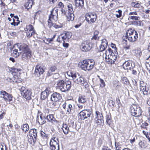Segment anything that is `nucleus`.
Masks as SVG:
<instances>
[{"label":"nucleus","mask_w":150,"mask_h":150,"mask_svg":"<svg viewBox=\"0 0 150 150\" xmlns=\"http://www.w3.org/2000/svg\"><path fill=\"white\" fill-rule=\"evenodd\" d=\"M91 112L89 109H84L81 111L79 114L80 118L82 120H84L88 117H90Z\"/></svg>","instance_id":"obj_18"},{"label":"nucleus","mask_w":150,"mask_h":150,"mask_svg":"<svg viewBox=\"0 0 150 150\" xmlns=\"http://www.w3.org/2000/svg\"><path fill=\"white\" fill-rule=\"evenodd\" d=\"M99 34V32L97 30H95L94 32V35L92 37V40H98L99 39V37H98V35Z\"/></svg>","instance_id":"obj_40"},{"label":"nucleus","mask_w":150,"mask_h":150,"mask_svg":"<svg viewBox=\"0 0 150 150\" xmlns=\"http://www.w3.org/2000/svg\"><path fill=\"white\" fill-rule=\"evenodd\" d=\"M122 82L123 83L127 85L129 83V81L126 77H123L122 79Z\"/></svg>","instance_id":"obj_47"},{"label":"nucleus","mask_w":150,"mask_h":150,"mask_svg":"<svg viewBox=\"0 0 150 150\" xmlns=\"http://www.w3.org/2000/svg\"><path fill=\"white\" fill-rule=\"evenodd\" d=\"M111 46L112 48H114L115 51H117V48L116 47V45L115 44L111 43Z\"/></svg>","instance_id":"obj_62"},{"label":"nucleus","mask_w":150,"mask_h":150,"mask_svg":"<svg viewBox=\"0 0 150 150\" xmlns=\"http://www.w3.org/2000/svg\"><path fill=\"white\" fill-rule=\"evenodd\" d=\"M22 130L25 133L29 130V126L27 124H24L21 127Z\"/></svg>","instance_id":"obj_41"},{"label":"nucleus","mask_w":150,"mask_h":150,"mask_svg":"<svg viewBox=\"0 0 150 150\" xmlns=\"http://www.w3.org/2000/svg\"><path fill=\"white\" fill-rule=\"evenodd\" d=\"M62 129L65 135L68 134L69 131V127L67 125L64 123L63 124Z\"/></svg>","instance_id":"obj_35"},{"label":"nucleus","mask_w":150,"mask_h":150,"mask_svg":"<svg viewBox=\"0 0 150 150\" xmlns=\"http://www.w3.org/2000/svg\"><path fill=\"white\" fill-rule=\"evenodd\" d=\"M9 72L11 73L13 75L12 78H8L6 80L8 82L13 84L20 83L22 81V79L20 77L22 70L19 68H15L14 67H8Z\"/></svg>","instance_id":"obj_2"},{"label":"nucleus","mask_w":150,"mask_h":150,"mask_svg":"<svg viewBox=\"0 0 150 150\" xmlns=\"http://www.w3.org/2000/svg\"><path fill=\"white\" fill-rule=\"evenodd\" d=\"M148 125V124L146 122H144V123H142V125H141L140 127L141 129H147V126Z\"/></svg>","instance_id":"obj_49"},{"label":"nucleus","mask_w":150,"mask_h":150,"mask_svg":"<svg viewBox=\"0 0 150 150\" xmlns=\"http://www.w3.org/2000/svg\"><path fill=\"white\" fill-rule=\"evenodd\" d=\"M0 150H7V148L6 146L0 145Z\"/></svg>","instance_id":"obj_64"},{"label":"nucleus","mask_w":150,"mask_h":150,"mask_svg":"<svg viewBox=\"0 0 150 150\" xmlns=\"http://www.w3.org/2000/svg\"><path fill=\"white\" fill-rule=\"evenodd\" d=\"M57 6L59 8H61V10H62V9H64L63 8L64 6V4L62 2L60 1L59 2L57 5Z\"/></svg>","instance_id":"obj_53"},{"label":"nucleus","mask_w":150,"mask_h":150,"mask_svg":"<svg viewBox=\"0 0 150 150\" xmlns=\"http://www.w3.org/2000/svg\"><path fill=\"white\" fill-rule=\"evenodd\" d=\"M134 54L137 57H139L142 55V52L140 50L137 49L133 51Z\"/></svg>","instance_id":"obj_42"},{"label":"nucleus","mask_w":150,"mask_h":150,"mask_svg":"<svg viewBox=\"0 0 150 150\" xmlns=\"http://www.w3.org/2000/svg\"><path fill=\"white\" fill-rule=\"evenodd\" d=\"M150 54L149 53H146L144 56V58L146 60H148L149 58Z\"/></svg>","instance_id":"obj_59"},{"label":"nucleus","mask_w":150,"mask_h":150,"mask_svg":"<svg viewBox=\"0 0 150 150\" xmlns=\"http://www.w3.org/2000/svg\"><path fill=\"white\" fill-rule=\"evenodd\" d=\"M0 93L1 97L3 98L6 102H10L12 100L13 97L11 94L3 90L0 91Z\"/></svg>","instance_id":"obj_19"},{"label":"nucleus","mask_w":150,"mask_h":150,"mask_svg":"<svg viewBox=\"0 0 150 150\" xmlns=\"http://www.w3.org/2000/svg\"><path fill=\"white\" fill-rule=\"evenodd\" d=\"M108 46V42L105 39L102 40L101 45L99 46V51L102 52L105 50Z\"/></svg>","instance_id":"obj_30"},{"label":"nucleus","mask_w":150,"mask_h":150,"mask_svg":"<svg viewBox=\"0 0 150 150\" xmlns=\"http://www.w3.org/2000/svg\"><path fill=\"white\" fill-rule=\"evenodd\" d=\"M84 0H75L76 6L78 7L82 8L83 6Z\"/></svg>","instance_id":"obj_36"},{"label":"nucleus","mask_w":150,"mask_h":150,"mask_svg":"<svg viewBox=\"0 0 150 150\" xmlns=\"http://www.w3.org/2000/svg\"><path fill=\"white\" fill-rule=\"evenodd\" d=\"M49 69L54 73H55V71L57 70V67L55 65H53L50 67Z\"/></svg>","instance_id":"obj_54"},{"label":"nucleus","mask_w":150,"mask_h":150,"mask_svg":"<svg viewBox=\"0 0 150 150\" xmlns=\"http://www.w3.org/2000/svg\"><path fill=\"white\" fill-rule=\"evenodd\" d=\"M122 66L124 69L125 70H128L129 68V70H131L132 68L135 67V63L131 60H128L123 63Z\"/></svg>","instance_id":"obj_20"},{"label":"nucleus","mask_w":150,"mask_h":150,"mask_svg":"<svg viewBox=\"0 0 150 150\" xmlns=\"http://www.w3.org/2000/svg\"><path fill=\"white\" fill-rule=\"evenodd\" d=\"M13 54L14 55H16V56L17 57L19 56L18 53V49H15L13 51Z\"/></svg>","instance_id":"obj_58"},{"label":"nucleus","mask_w":150,"mask_h":150,"mask_svg":"<svg viewBox=\"0 0 150 150\" xmlns=\"http://www.w3.org/2000/svg\"><path fill=\"white\" fill-rule=\"evenodd\" d=\"M67 104V103L65 101L62 105V107L66 111L67 114H71L72 113V112L74 110L72 105L71 104H69L68 107L66 108Z\"/></svg>","instance_id":"obj_24"},{"label":"nucleus","mask_w":150,"mask_h":150,"mask_svg":"<svg viewBox=\"0 0 150 150\" xmlns=\"http://www.w3.org/2000/svg\"><path fill=\"white\" fill-rule=\"evenodd\" d=\"M85 20L89 24L95 22L97 18L96 14L93 13H86L85 15Z\"/></svg>","instance_id":"obj_13"},{"label":"nucleus","mask_w":150,"mask_h":150,"mask_svg":"<svg viewBox=\"0 0 150 150\" xmlns=\"http://www.w3.org/2000/svg\"><path fill=\"white\" fill-rule=\"evenodd\" d=\"M142 23V21L139 20L134 21L133 22V24L134 25L137 26H141Z\"/></svg>","instance_id":"obj_48"},{"label":"nucleus","mask_w":150,"mask_h":150,"mask_svg":"<svg viewBox=\"0 0 150 150\" xmlns=\"http://www.w3.org/2000/svg\"><path fill=\"white\" fill-rule=\"evenodd\" d=\"M98 77L99 78L100 83V87L101 88H103L105 86V83L104 80L101 78L99 76H98Z\"/></svg>","instance_id":"obj_43"},{"label":"nucleus","mask_w":150,"mask_h":150,"mask_svg":"<svg viewBox=\"0 0 150 150\" xmlns=\"http://www.w3.org/2000/svg\"><path fill=\"white\" fill-rule=\"evenodd\" d=\"M45 72L43 68L39 64H37L35 67L34 75L35 77H39Z\"/></svg>","instance_id":"obj_21"},{"label":"nucleus","mask_w":150,"mask_h":150,"mask_svg":"<svg viewBox=\"0 0 150 150\" xmlns=\"http://www.w3.org/2000/svg\"><path fill=\"white\" fill-rule=\"evenodd\" d=\"M95 62L92 59H85L81 61L79 65L81 69L85 71H91L93 68Z\"/></svg>","instance_id":"obj_4"},{"label":"nucleus","mask_w":150,"mask_h":150,"mask_svg":"<svg viewBox=\"0 0 150 150\" xmlns=\"http://www.w3.org/2000/svg\"><path fill=\"white\" fill-rule=\"evenodd\" d=\"M74 81L75 83L80 84L85 88L88 87V86L87 81L81 76H77L75 79L74 80Z\"/></svg>","instance_id":"obj_16"},{"label":"nucleus","mask_w":150,"mask_h":150,"mask_svg":"<svg viewBox=\"0 0 150 150\" xmlns=\"http://www.w3.org/2000/svg\"><path fill=\"white\" fill-rule=\"evenodd\" d=\"M131 5L132 7L134 8H139L141 6V3L138 1H132Z\"/></svg>","instance_id":"obj_38"},{"label":"nucleus","mask_w":150,"mask_h":150,"mask_svg":"<svg viewBox=\"0 0 150 150\" xmlns=\"http://www.w3.org/2000/svg\"><path fill=\"white\" fill-rule=\"evenodd\" d=\"M128 19L134 20L135 21L139 20L140 19V17L139 16H132V15H137V13L136 11L130 12L129 13Z\"/></svg>","instance_id":"obj_28"},{"label":"nucleus","mask_w":150,"mask_h":150,"mask_svg":"<svg viewBox=\"0 0 150 150\" xmlns=\"http://www.w3.org/2000/svg\"><path fill=\"white\" fill-rule=\"evenodd\" d=\"M139 85L140 91L144 96H147L150 94V91L146 83L143 81H140Z\"/></svg>","instance_id":"obj_12"},{"label":"nucleus","mask_w":150,"mask_h":150,"mask_svg":"<svg viewBox=\"0 0 150 150\" xmlns=\"http://www.w3.org/2000/svg\"><path fill=\"white\" fill-rule=\"evenodd\" d=\"M55 73H54L50 69L48 70L47 72V77L50 76L54 74H55Z\"/></svg>","instance_id":"obj_51"},{"label":"nucleus","mask_w":150,"mask_h":150,"mask_svg":"<svg viewBox=\"0 0 150 150\" xmlns=\"http://www.w3.org/2000/svg\"><path fill=\"white\" fill-rule=\"evenodd\" d=\"M56 87L62 92H65L70 89L71 87V82L69 81L65 82L63 80H59L57 82Z\"/></svg>","instance_id":"obj_6"},{"label":"nucleus","mask_w":150,"mask_h":150,"mask_svg":"<svg viewBox=\"0 0 150 150\" xmlns=\"http://www.w3.org/2000/svg\"><path fill=\"white\" fill-rule=\"evenodd\" d=\"M81 50L83 52H87L89 51L92 48L91 43L88 41L82 42L79 45Z\"/></svg>","instance_id":"obj_11"},{"label":"nucleus","mask_w":150,"mask_h":150,"mask_svg":"<svg viewBox=\"0 0 150 150\" xmlns=\"http://www.w3.org/2000/svg\"><path fill=\"white\" fill-rule=\"evenodd\" d=\"M138 144L140 148L144 149L147 148L149 146L147 142L144 140H140Z\"/></svg>","instance_id":"obj_31"},{"label":"nucleus","mask_w":150,"mask_h":150,"mask_svg":"<svg viewBox=\"0 0 150 150\" xmlns=\"http://www.w3.org/2000/svg\"><path fill=\"white\" fill-rule=\"evenodd\" d=\"M67 7V10H65L64 9L61 10L62 14L64 16L65 15L67 21H72L74 18L73 6L71 4H69Z\"/></svg>","instance_id":"obj_5"},{"label":"nucleus","mask_w":150,"mask_h":150,"mask_svg":"<svg viewBox=\"0 0 150 150\" xmlns=\"http://www.w3.org/2000/svg\"><path fill=\"white\" fill-rule=\"evenodd\" d=\"M137 70H138L137 69H135L134 67L132 68L131 70L132 71V74L133 75H137L138 72Z\"/></svg>","instance_id":"obj_55"},{"label":"nucleus","mask_w":150,"mask_h":150,"mask_svg":"<svg viewBox=\"0 0 150 150\" xmlns=\"http://www.w3.org/2000/svg\"><path fill=\"white\" fill-rule=\"evenodd\" d=\"M13 22L11 23V25H13L14 26L18 25V22H16V19H15L14 17L13 18Z\"/></svg>","instance_id":"obj_57"},{"label":"nucleus","mask_w":150,"mask_h":150,"mask_svg":"<svg viewBox=\"0 0 150 150\" xmlns=\"http://www.w3.org/2000/svg\"><path fill=\"white\" fill-rule=\"evenodd\" d=\"M87 101V99L85 96L79 95L78 98V102L80 103L84 104Z\"/></svg>","instance_id":"obj_34"},{"label":"nucleus","mask_w":150,"mask_h":150,"mask_svg":"<svg viewBox=\"0 0 150 150\" xmlns=\"http://www.w3.org/2000/svg\"><path fill=\"white\" fill-rule=\"evenodd\" d=\"M105 54V57H108L109 55H112L115 54L113 51L110 48H109L106 51Z\"/></svg>","instance_id":"obj_39"},{"label":"nucleus","mask_w":150,"mask_h":150,"mask_svg":"<svg viewBox=\"0 0 150 150\" xmlns=\"http://www.w3.org/2000/svg\"><path fill=\"white\" fill-rule=\"evenodd\" d=\"M34 4L33 0H27L24 3L23 5L25 9L27 11H28L32 8L33 5H34Z\"/></svg>","instance_id":"obj_27"},{"label":"nucleus","mask_w":150,"mask_h":150,"mask_svg":"<svg viewBox=\"0 0 150 150\" xmlns=\"http://www.w3.org/2000/svg\"><path fill=\"white\" fill-rule=\"evenodd\" d=\"M56 36V34H54L52 37L51 38H47L44 40L45 43L47 44H49L50 43H51L54 41V39L55 38Z\"/></svg>","instance_id":"obj_32"},{"label":"nucleus","mask_w":150,"mask_h":150,"mask_svg":"<svg viewBox=\"0 0 150 150\" xmlns=\"http://www.w3.org/2000/svg\"><path fill=\"white\" fill-rule=\"evenodd\" d=\"M50 88L49 87L47 88L45 90L41 92V99L44 100L47 98L49 95L51 93Z\"/></svg>","instance_id":"obj_26"},{"label":"nucleus","mask_w":150,"mask_h":150,"mask_svg":"<svg viewBox=\"0 0 150 150\" xmlns=\"http://www.w3.org/2000/svg\"><path fill=\"white\" fill-rule=\"evenodd\" d=\"M146 65L147 70L150 73V64H149V62H146Z\"/></svg>","instance_id":"obj_63"},{"label":"nucleus","mask_w":150,"mask_h":150,"mask_svg":"<svg viewBox=\"0 0 150 150\" xmlns=\"http://www.w3.org/2000/svg\"><path fill=\"white\" fill-rule=\"evenodd\" d=\"M45 119L47 120L48 122H51L52 124H54L58 122L53 114H49L47 115L45 117Z\"/></svg>","instance_id":"obj_29"},{"label":"nucleus","mask_w":150,"mask_h":150,"mask_svg":"<svg viewBox=\"0 0 150 150\" xmlns=\"http://www.w3.org/2000/svg\"><path fill=\"white\" fill-rule=\"evenodd\" d=\"M70 33L69 32H65L59 35L57 39V41L59 42H63L68 40L71 37Z\"/></svg>","instance_id":"obj_15"},{"label":"nucleus","mask_w":150,"mask_h":150,"mask_svg":"<svg viewBox=\"0 0 150 150\" xmlns=\"http://www.w3.org/2000/svg\"><path fill=\"white\" fill-rule=\"evenodd\" d=\"M40 119L37 120V121H38V123L40 125H43L46 122L44 118H43L42 116H40Z\"/></svg>","instance_id":"obj_46"},{"label":"nucleus","mask_w":150,"mask_h":150,"mask_svg":"<svg viewBox=\"0 0 150 150\" xmlns=\"http://www.w3.org/2000/svg\"><path fill=\"white\" fill-rule=\"evenodd\" d=\"M50 150H59V141L56 137L51 138L50 142Z\"/></svg>","instance_id":"obj_10"},{"label":"nucleus","mask_w":150,"mask_h":150,"mask_svg":"<svg viewBox=\"0 0 150 150\" xmlns=\"http://www.w3.org/2000/svg\"><path fill=\"white\" fill-rule=\"evenodd\" d=\"M37 133L36 129H32L30 130L29 134L28 135V140L30 144L35 145L37 138Z\"/></svg>","instance_id":"obj_8"},{"label":"nucleus","mask_w":150,"mask_h":150,"mask_svg":"<svg viewBox=\"0 0 150 150\" xmlns=\"http://www.w3.org/2000/svg\"><path fill=\"white\" fill-rule=\"evenodd\" d=\"M117 58V55L113 54L112 55H109L108 57H105L106 62L108 64H114Z\"/></svg>","instance_id":"obj_25"},{"label":"nucleus","mask_w":150,"mask_h":150,"mask_svg":"<svg viewBox=\"0 0 150 150\" xmlns=\"http://www.w3.org/2000/svg\"><path fill=\"white\" fill-rule=\"evenodd\" d=\"M26 36L28 38L31 37L34 35L35 32L34 27L31 24L27 25L25 29Z\"/></svg>","instance_id":"obj_17"},{"label":"nucleus","mask_w":150,"mask_h":150,"mask_svg":"<svg viewBox=\"0 0 150 150\" xmlns=\"http://www.w3.org/2000/svg\"><path fill=\"white\" fill-rule=\"evenodd\" d=\"M58 9L57 7H55L50 11V13L49 15L47 20V25L50 28H54L55 29L62 28L64 25L63 23L58 22L55 23L58 19Z\"/></svg>","instance_id":"obj_1"},{"label":"nucleus","mask_w":150,"mask_h":150,"mask_svg":"<svg viewBox=\"0 0 150 150\" xmlns=\"http://www.w3.org/2000/svg\"><path fill=\"white\" fill-rule=\"evenodd\" d=\"M116 12H117L119 13L116 14V16L117 18H120L122 16V11L121 10L119 9L118 11H116Z\"/></svg>","instance_id":"obj_52"},{"label":"nucleus","mask_w":150,"mask_h":150,"mask_svg":"<svg viewBox=\"0 0 150 150\" xmlns=\"http://www.w3.org/2000/svg\"><path fill=\"white\" fill-rule=\"evenodd\" d=\"M56 102H54L51 101V102L49 103L50 107L51 108H53L56 105Z\"/></svg>","instance_id":"obj_56"},{"label":"nucleus","mask_w":150,"mask_h":150,"mask_svg":"<svg viewBox=\"0 0 150 150\" xmlns=\"http://www.w3.org/2000/svg\"><path fill=\"white\" fill-rule=\"evenodd\" d=\"M40 134L41 138L45 141L46 142H47L49 138V134L42 131H41Z\"/></svg>","instance_id":"obj_33"},{"label":"nucleus","mask_w":150,"mask_h":150,"mask_svg":"<svg viewBox=\"0 0 150 150\" xmlns=\"http://www.w3.org/2000/svg\"><path fill=\"white\" fill-rule=\"evenodd\" d=\"M62 98L61 94L57 92H54L51 95L50 100L51 101L57 102L60 100Z\"/></svg>","instance_id":"obj_23"},{"label":"nucleus","mask_w":150,"mask_h":150,"mask_svg":"<svg viewBox=\"0 0 150 150\" xmlns=\"http://www.w3.org/2000/svg\"><path fill=\"white\" fill-rule=\"evenodd\" d=\"M142 132L148 139L149 141L150 142V132H146L145 131L143 130Z\"/></svg>","instance_id":"obj_45"},{"label":"nucleus","mask_w":150,"mask_h":150,"mask_svg":"<svg viewBox=\"0 0 150 150\" xmlns=\"http://www.w3.org/2000/svg\"><path fill=\"white\" fill-rule=\"evenodd\" d=\"M127 38L130 42H134L138 39V35L137 31L132 28H129L125 34Z\"/></svg>","instance_id":"obj_7"},{"label":"nucleus","mask_w":150,"mask_h":150,"mask_svg":"<svg viewBox=\"0 0 150 150\" xmlns=\"http://www.w3.org/2000/svg\"><path fill=\"white\" fill-rule=\"evenodd\" d=\"M115 102L111 100L109 102V105L112 107H114L115 106Z\"/></svg>","instance_id":"obj_61"},{"label":"nucleus","mask_w":150,"mask_h":150,"mask_svg":"<svg viewBox=\"0 0 150 150\" xmlns=\"http://www.w3.org/2000/svg\"><path fill=\"white\" fill-rule=\"evenodd\" d=\"M19 50L22 53L23 59H30L32 56V51L30 48L28 44L21 43L18 45Z\"/></svg>","instance_id":"obj_3"},{"label":"nucleus","mask_w":150,"mask_h":150,"mask_svg":"<svg viewBox=\"0 0 150 150\" xmlns=\"http://www.w3.org/2000/svg\"><path fill=\"white\" fill-rule=\"evenodd\" d=\"M106 122L109 125L111 124V116L110 115H107L106 116Z\"/></svg>","instance_id":"obj_44"},{"label":"nucleus","mask_w":150,"mask_h":150,"mask_svg":"<svg viewBox=\"0 0 150 150\" xmlns=\"http://www.w3.org/2000/svg\"><path fill=\"white\" fill-rule=\"evenodd\" d=\"M115 146L116 150H121V145L119 143H115Z\"/></svg>","instance_id":"obj_50"},{"label":"nucleus","mask_w":150,"mask_h":150,"mask_svg":"<svg viewBox=\"0 0 150 150\" xmlns=\"http://www.w3.org/2000/svg\"><path fill=\"white\" fill-rule=\"evenodd\" d=\"M22 96L27 100H29L31 99L32 92L30 90L25 87H22L21 88Z\"/></svg>","instance_id":"obj_14"},{"label":"nucleus","mask_w":150,"mask_h":150,"mask_svg":"<svg viewBox=\"0 0 150 150\" xmlns=\"http://www.w3.org/2000/svg\"><path fill=\"white\" fill-rule=\"evenodd\" d=\"M67 74L69 76H71L72 77L73 81H74V80L75 79L77 76L76 74L73 72L71 70L68 71Z\"/></svg>","instance_id":"obj_37"},{"label":"nucleus","mask_w":150,"mask_h":150,"mask_svg":"<svg viewBox=\"0 0 150 150\" xmlns=\"http://www.w3.org/2000/svg\"><path fill=\"white\" fill-rule=\"evenodd\" d=\"M130 111L132 115L135 117L140 116L142 114L140 108L135 104H132L131 106Z\"/></svg>","instance_id":"obj_9"},{"label":"nucleus","mask_w":150,"mask_h":150,"mask_svg":"<svg viewBox=\"0 0 150 150\" xmlns=\"http://www.w3.org/2000/svg\"><path fill=\"white\" fill-rule=\"evenodd\" d=\"M83 23L82 22H79V24H76L74 26V27L76 28H79L81 25H82Z\"/></svg>","instance_id":"obj_60"},{"label":"nucleus","mask_w":150,"mask_h":150,"mask_svg":"<svg viewBox=\"0 0 150 150\" xmlns=\"http://www.w3.org/2000/svg\"><path fill=\"white\" fill-rule=\"evenodd\" d=\"M95 114L96 115V123L98 125H101L102 123H103L104 122L103 116L102 113L98 110L96 111Z\"/></svg>","instance_id":"obj_22"}]
</instances>
